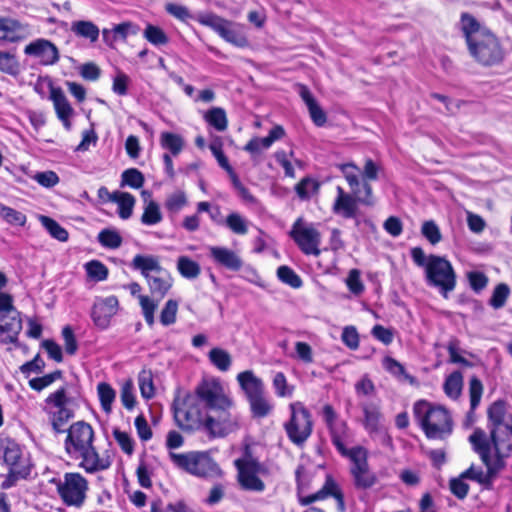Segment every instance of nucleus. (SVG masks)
<instances>
[{"instance_id":"obj_1","label":"nucleus","mask_w":512,"mask_h":512,"mask_svg":"<svg viewBox=\"0 0 512 512\" xmlns=\"http://www.w3.org/2000/svg\"><path fill=\"white\" fill-rule=\"evenodd\" d=\"M234 401L216 379H202L193 393L176 397L172 412L176 425L185 432L205 430L211 439L223 438L240 428V417L230 410Z\"/></svg>"},{"instance_id":"obj_2","label":"nucleus","mask_w":512,"mask_h":512,"mask_svg":"<svg viewBox=\"0 0 512 512\" xmlns=\"http://www.w3.org/2000/svg\"><path fill=\"white\" fill-rule=\"evenodd\" d=\"M460 23L467 50L477 64L482 67H495L504 62L506 49L494 32L482 26L468 12L461 14Z\"/></svg>"},{"instance_id":"obj_3","label":"nucleus","mask_w":512,"mask_h":512,"mask_svg":"<svg viewBox=\"0 0 512 512\" xmlns=\"http://www.w3.org/2000/svg\"><path fill=\"white\" fill-rule=\"evenodd\" d=\"M469 442L473 450L479 455L482 463L486 466V472L481 468L471 465L461 473V477L473 480L486 489H491L494 477L506 466L505 459L510 456L509 449L506 451L493 449L487 438L486 432L476 428L469 436Z\"/></svg>"},{"instance_id":"obj_4","label":"nucleus","mask_w":512,"mask_h":512,"mask_svg":"<svg viewBox=\"0 0 512 512\" xmlns=\"http://www.w3.org/2000/svg\"><path fill=\"white\" fill-rule=\"evenodd\" d=\"M413 416L428 439L444 440L452 434L453 419L443 406L421 399L413 405Z\"/></svg>"},{"instance_id":"obj_5","label":"nucleus","mask_w":512,"mask_h":512,"mask_svg":"<svg viewBox=\"0 0 512 512\" xmlns=\"http://www.w3.org/2000/svg\"><path fill=\"white\" fill-rule=\"evenodd\" d=\"M295 481L298 503L301 506H309L316 501L333 497L336 500L338 510L340 512H345L344 494L331 475H326L323 486L318 491L310 495H303V492L308 490L312 484V472L307 469L305 465L299 464L297 466L295 470Z\"/></svg>"},{"instance_id":"obj_6","label":"nucleus","mask_w":512,"mask_h":512,"mask_svg":"<svg viewBox=\"0 0 512 512\" xmlns=\"http://www.w3.org/2000/svg\"><path fill=\"white\" fill-rule=\"evenodd\" d=\"M237 381L249 403L252 418L263 419L269 416L274 409V405L266 396L263 381L255 376L251 370L240 372L237 375Z\"/></svg>"},{"instance_id":"obj_7","label":"nucleus","mask_w":512,"mask_h":512,"mask_svg":"<svg viewBox=\"0 0 512 512\" xmlns=\"http://www.w3.org/2000/svg\"><path fill=\"white\" fill-rule=\"evenodd\" d=\"M290 416L283 424L288 440L299 448H303L313 433L312 414L301 401L289 404Z\"/></svg>"},{"instance_id":"obj_8","label":"nucleus","mask_w":512,"mask_h":512,"mask_svg":"<svg viewBox=\"0 0 512 512\" xmlns=\"http://www.w3.org/2000/svg\"><path fill=\"white\" fill-rule=\"evenodd\" d=\"M45 403L55 408L54 411L48 412V418L53 432L55 434L64 433L68 429L66 425L74 418V407L77 406L76 398L70 396L67 385H63L50 393L46 397Z\"/></svg>"},{"instance_id":"obj_9","label":"nucleus","mask_w":512,"mask_h":512,"mask_svg":"<svg viewBox=\"0 0 512 512\" xmlns=\"http://www.w3.org/2000/svg\"><path fill=\"white\" fill-rule=\"evenodd\" d=\"M426 282L429 286L437 288L444 299L455 290L457 275L451 262L445 257L430 254L425 272Z\"/></svg>"},{"instance_id":"obj_10","label":"nucleus","mask_w":512,"mask_h":512,"mask_svg":"<svg viewBox=\"0 0 512 512\" xmlns=\"http://www.w3.org/2000/svg\"><path fill=\"white\" fill-rule=\"evenodd\" d=\"M0 459L7 466L11 478L25 479L30 474L31 465L23 446L6 433L0 434Z\"/></svg>"},{"instance_id":"obj_11","label":"nucleus","mask_w":512,"mask_h":512,"mask_svg":"<svg viewBox=\"0 0 512 512\" xmlns=\"http://www.w3.org/2000/svg\"><path fill=\"white\" fill-rule=\"evenodd\" d=\"M336 197L332 204V212L344 219H353L359 211V204L364 206H373L375 197L373 188L367 184L364 185V192L361 189H351V193L346 192L343 187H336Z\"/></svg>"},{"instance_id":"obj_12","label":"nucleus","mask_w":512,"mask_h":512,"mask_svg":"<svg viewBox=\"0 0 512 512\" xmlns=\"http://www.w3.org/2000/svg\"><path fill=\"white\" fill-rule=\"evenodd\" d=\"M169 459L177 468L197 477H207L218 469L208 451L169 452Z\"/></svg>"},{"instance_id":"obj_13","label":"nucleus","mask_w":512,"mask_h":512,"mask_svg":"<svg viewBox=\"0 0 512 512\" xmlns=\"http://www.w3.org/2000/svg\"><path fill=\"white\" fill-rule=\"evenodd\" d=\"M237 469V481L240 487L246 491L263 492L265 483L259 478V474L267 472V469L252 453L246 448L244 456L234 461Z\"/></svg>"},{"instance_id":"obj_14","label":"nucleus","mask_w":512,"mask_h":512,"mask_svg":"<svg viewBox=\"0 0 512 512\" xmlns=\"http://www.w3.org/2000/svg\"><path fill=\"white\" fill-rule=\"evenodd\" d=\"M56 484L57 493L63 502L68 507L80 508L87 497L89 483L87 479L79 472H67L63 476V480Z\"/></svg>"},{"instance_id":"obj_15","label":"nucleus","mask_w":512,"mask_h":512,"mask_svg":"<svg viewBox=\"0 0 512 512\" xmlns=\"http://www.w3.org/2000/svg\"><path fill=\"white\" fill-rule=\"evenodd\" d=\"M194 19L199 24L211 28L226 42L236 47L245 48L249 45L247 36L240 28L213 12H201Z\"/></svg>"},{"instance_id":"obj_16","label":"nucleus","mask_w":512,"mask_h":512,"mask_svg":"<svg viewBox=\"0 0 512 512\" xmlns=\"http://www.w3.org/2000/svg\"><path fill=\"white\" fill-rule=\"evenodd\" d=\"M289 237L304 255L319 257L321 254V233L313 224H305L303 218H297L289 231Z\"/></svg>"},{"instance_id":"obj_17","label":"nucleus","mask_w":512,"mask_h":512,"mask_svg":"<svg viewBox=\"0 0 512 512\" xmlns=\"http://www.w3.org/2000/svg\"><path fill=\"white\" fill-rule=\"evenodd\" d=\"M65 432L67 435L64 441V449L71 458H75L94 444L95 431L89 423L83 420L74 422Z\"/></svg>"},{"instance_id":"obj_18","label":"nucleus","mask_w":512,"mask_h":512,"mask_svg":"<svg viewBox=\"0 0 512 512\" xmlns=\"http://www.w3.org/2000/svg\"><path fill=\"white\" fill-rule=\"evenodd\" d=\"M506 402L503 400H497L493 402L487 410V418H488V429L489 436L487 435L488 440L491 443V447L493 449H498L502 451H506L509 449V453L512 452V443L509 439H503L499 435V428L509 422V420L505 423L506 416ZM512 415V413H511ZM510 414L508 415V417Z\"/></svg>"},{"instance_id":"obj_19","label":"nucleus","mask_w":512,"mask_h":512,"mask_svg":"<svg viewBox=\"0 0 512 512\" xmlns=\"http://www.w3.org/2000/svg\"><path fill=\"white\" fill-rule=\"evenodd\" d=\"M74 459L80 460L79 467L88 474L105 471L109 469L113 462V452L105 450L99 453L94 444L78 454Z\"/></svg>"},{"instance_id":"obj_20","label":"nucleus","mask_w":512,"mask_h":512,"mask_svg":"<svg viewBox=\"0 0 512 512\" xmlns=\"http://www.w3.org/2000/svg\"><path fill=\"white\" fill-rule=\"evenodd\" d=\"M321 416L328 429L330 440L334 447L349 438L350 429L347 422L340 419L339 414L331 404L327 403L323 405Z\"/></svg>"},{"instance_id":"obj_21","label":"nucleus","mask_w":512,"mask_h":512,"mask_svg":"<svg viewBox=\"0 0 512 512\" xmlns=\"http://www.w3.org/2000/svg\"><path fill=\"white\" fill-rule=\"evenodd\" d=\"M119 310V301L115 295L98 298L91 309V318L94 325L105 330L110 326L111 319Z\"/></svg>"},{"instance_id":"obj_22","label":"nucleus","mask_w":512,"mask_h":512,"mask_svg":"<svg viewBox=\"0 0 512 512\" xmlns=\"http://www.w3.org/2000/svg\"><path fill=\"white\" fill-rule=\"evenodd\" d=\"M24 53L36 57L44 66L54 65L59 61V51L57 46L47 39H36L30 42L24 48Z\"/></svg>"},{"instance_id":"obj_23","label":"nucleus","mask_w":512,"mask_h":512,"mask_svg":"<svg viewBox=\"0 0 512 512\" xmlns=\"http://www.w3.org/2000/svg\"><path fill=\"white\" fill-rule=\"evenodd\" d=\"M22 330L20 312L14 310L0 316V342L19 346L18 337Z\"/></svg>"},{"instance_id":"obj_24","label":"nucleus","mask_w":512,"mask_h":512,"mask_svg":"<svg viewBox=\"0 0 512 512\" xmlns=\"http://www.w3.org/2000/svg\"><path fill=\"white\" fill-rule=\"evenodd\" d=\"M210 256L216 264L230 271L238 272L243 267V261L237 253L226 247H211Z\"/></svg>"},{"instance_id":"obj_25","label":"nucleus","mask_w":512,"mask_h":512,"mask_svg":"<svg viewBox=\"0 0 512 512\" xmlns=\"http://www.w3.org/2000/svg\"><path fill=\"white\" fill-rule=\"evenodd\" d=\"M285 136V130L281 125H275L264 138L253 137L243 150L248 152L251 156L257 155L262 149H268L275 141L280 140Z\"/></svg>"},{"instance_id":"obj_26","label":"nucleus","mask_w":512,"mask_h":512,"mask_svg":"<svg viewBox=\"0 0 512 512\" xmlns=\"http://www.w3.org/2000/svg\"><path fill=\"white\" fill-rule=\"evenodd\" d=\"M298 87L299 95L308 108L311 120L318 127L324 126L327 122L325 111L318 104L310 89L305 84H299Z\"/></svg>"},{"instance_id":"obj_27","label":"nucleus","mask_w":512,"mask_h":512,"mask_svg":"<svg viewBox=\"0 0 512 512\" xmlns=\"http://www.w3.org/2000/svg\"><path fill=\"white\" fill-rule=\"evenodd\" d=\"M50 99L53 101L57 117L61 120L66 129H70V117L73 114V108L68 102L60 87H51Z\"/></svg>"},{"instance_id":"obj_28","label":"nucleus","mask_w":512,"mask_h":512,"mask_svg":"<svg viewBox=\"0 0 512 512\" xmlns=\"http://www.w3.org/2000/svg\"><path fill=\"white\" fill-rule=\"evenodd\" d=\"M335 449L342 457L350 460L351 466L349 472H351V470H356L369 464L368 450L361 445L347 448L345 442H341L340 444L335 446Z\"/></svg>"},{"instance_id":"obj_29","label":"nucleus","mask_w":512,"mask_h":512,"mask_svg":"<svg viewBox=\"0 0 512 512\" xmlns=\"http://www.w3.org/2000/svg\"><path fill=\"white\" fill-rule=\"evenodd\" d=\"M363 411V427L370 433H378L380 431V421L382 414L379 405L375 403H366L362 405Z\"/></svg>"},{"instance_id":"obj_30","label":"nucleus","mask_w":512,"mask_h":512,"mask_svg":"<svg viewBox=\"0 0 512 512\" xmlns=\"http://www.w3.org/2000/svg\"><path fill=\"white\" fill-rule=\"evenodd\" d=\"M132 266L134 269L140 270L145 278L151 276L150 272L165 274V270L161 267L158 258L154 256L137 254L132 260Z\"/></svg>"},{"instance_id":"obj_31","label":"nucleus","mask_w":512,"mask_h":512,"mask_svg":"<svg viewBox=\"0 0 512 512\" xmlns=\"http://www.w3.org/2000/svg\"><path fill=\"white\" fill-rule=\"evenodd\" d=\"M350 474L353 478L354 487L358 490H368L378 480L376 474L369 469V464L356 470H351Z\"/></svg>"},{"instance_id":"obj_32","label":"nucleus","mask_w":512,"mask_h":512,"mask_svg":"<svg viewBox=\"0 0 512 512\" xmlns=\"http://www.w3.org/2000/svg\"><path fill=\"white\" fill-rule=\"evenodd\" d=\"M146 280L151 294L158 296L159 299H162L172 286L171 278L166 271L165 274L151 275Z\"/></svg>"},{"instance_id":"obj_33","label":"nucleus","mask_w":512,"mask_h":512,"mask_svg":"<svg viewBox=\"0 0 512 512\" xmlns=\"http://www.w3.org/2000/svg\"><path fill=\"white\" fill-rule=\"evenodd\" d=\"M160 146L168 150L172 156H178L184 148V140L181 135L164 131L160 134Z\"/></svg>"},{"instance_id":"obj_34","label":"nucleus","mask_w":512,"mask_h":512,"mask_svg":"<svg viewBox=\"0 0 512 512\" xmlns=\"http://www.w3.org/2000/svg\"><path fill=\"white\" fill-rule=\"evenodd\" d=\"M84 269L88 280L93 282H102L108 279L109 269L100 260L93 259L84 264Z\"/></svg>"},{"instance_id":"obj_35","label":"nucleus","mask_w":512,"mask_h":512,"mask_svg":"<svg viewBox=\"0 0 512 512\" xmlns=\"http://www.w3.org/2000/svg\"><path fill=\"white\" fill-rule=\"evenodd\" d=\"M71 31L78 37L95 42L99 37V28L91 21L79 20L71 25Z\"/></svg>"},{"instance_id":"obj_36","label":"nucleus","mask_w":512,"mask_h":512,"mask_svg":"<svg viewBox=\"0 0 512 512\" xmlns=\"http://www.w3.org/2000/svg\"><path fill=\"white\" fill-rule=\"evenodd\" d=\"M463 386V376L462 373L458 370L453 371L451 374H449L445 382L443 384V389L445 394L453 399L456 400L459 398Z\"/></svg>"},{"instance_id":"obj_37","label":"nucleus","mask_w":512,"mask_h":512,"mask_svg":"<svg viewBox=\"0 0 512 512\" xmlns=\"http://www.w3.org/2000/svg\"><path fill=\"white\" fill-rule=\"evenodd\" d=\"M483 384L477 376H472L469 380V397H470V410L467 417L472 419L478 405L480 404L483 394Z\"/></svg>"},{"instance_id":"obj_38","label":"nucleus","mask_w":512,"mask_h":512,"mask_svg":"<svg viewBox=\"0 0 512 512\" xmlns=\"http://www.w3.org/2000/svg\"><path fill=\"white\" fill-rule=\"evenodd\" d=\"M113 202L118 205V216L121 219L127 220L132 216L136 202L135 197L132 194L119 191Z\"/></svg>"},{"instance_id":"obj_39","label":"nucleus","mask_w":512,"mask_h":512,"mask_svg":"<svg viewBox=\"0 0 512 512\" xmlns=\"http://www.w3.org/2000/svg\"><path fill=\"white\" fill-rule=\"evenodd\" d=\"M204 120L217 131H224L228 127L226 112L221 107H212L205 115Z\"/></svg>"},{"instance_id":"obj_40","label":"nucleus","mask_w":512,"mask_h":512,"mask_svg":"<svg viewBox=\"0 0 512 512\" xmlns=\"http://www.w3.org/2000/svg\"><path fill=\"white\" fill-rule=\"evenodd\" d=\"M208 358L210 363L222 372L228 371L232 364L231 355L219 347L212 348L208 353Z\"/></svg>"},{"instance_id":"obj_41","label":"nucleus","mask_w":512,"mask_h":512,"mask_svg":"<svg viewBox=\"0 0 512 512\" xmlns=\"http://www.w3.org/2000/svg\"><path fill=\"white\" fill-rule=\"evenodd\" d=\"M39 220L49 234L60 242H66L69 238L68 231L62 227L56 220L49 216L41 215Z\"/></svg>"},{"instance_id":"obj_42","label":"nucleus","mask_w":512,"mask_h":512,"mask_svg":"<svg viewBox=\"0 0 512 512\" xmlns=\"http://www.w3.org/2000/svg\"><path fill=\"white\" fill-rule=\"evenodd\" d=\"M177 269L181 276L187 279H195L201 273L199 263L192 260L188 256H180L178 258Z\"/></svg>"},{"instance_id":"obj_43","label":"nucleus","mask_w":512,"mask_h":512,"mask_svg":"<svg viewBox=\"0 0 512 512\" xmlns=\"http://www.w3.org/2000/svg\"><path fill=\"white\" fill-rule=\"evenodd\" d=\"M337 168L343 174L350 189H361V181L359 180L360 169L355 163H341L337 165Z\"/></svg>"},{"instance_id":"obj_44","label":"nucleus","mask_w":512,"mask_h":512,"mask_svg":"<svg viewBox=\"0 0 512 512\" xmlns=\"http://www.w3.org/2000/svg\"><path fill=\"white\" fill-rule=\"evenodd\" d=\"M63 378V371L60 369H56L48 374H45L40 377H35L29 380V387L37 392H41L45 388L49 387L55 381Z\"/></svg>"},{"instance_id":"obj_45","label":"nucleus","mask_w":512,"mask_h":512,"mask_svg":"<svg viewBox=\"0 0 512 512\" xmlns=\"http://www.w3.org/2000/svg\"><path fill=\"white\" fill-rule=\"evenodd\" d=\"M97 240L101 246L108 249H117L122 245L123 239L115 229H102L97 236Z\"/></svg>"},{"instance_id":"obj_46","label":"nucleus","mask_w":512,"mask_h":512,"mask_svg":"<svg viewBox=\"0 0 512 512\" xmlns=\"http://www.w3.org/2000/svg\"><path fill=\"white\" fill-rule=\"evenodd\" d=\"M97 393L100 401L101 408L106 413H109L112 404L116 397V392L113 387L107 382H100L97 385Z\"/></svg>"},{"instance_id":"obj_47","label":"nucleus","mask_w":512,"mask_h":512,"mask_svg":"<svg viewBox=\"0 0 512 512\" xmlns=\"http://www.w3.org/2000/svg\"><path fill=\"white\" fill-rule=\"evenodd\" d=\"M17 28L18 23L16 21L0 17V40L11 43L18 42L21 36Z\"/></svg>"},{"instance_id":"obj_48","label":"nucleus","mask_w":512,"mask_h":512,"mask_svg":"<svg viewBox=\"0 0 512 512\" xmlns=\"http://www.w3.org/2000/svg\"><path fill=\"white\" fill-rule=\"evenodd\" d=\"M143 36L149 43L155 46L166 45L169 43V37L165 31L161 27L153 24L146 25Z\"/></svg>"},{"instance_id":"obj_49","label":"nucleus","mask_w":512,"mask_h":512,"mask_svg":"<svg viewBox=\"0 0 512 512\" xmlns=\"http://www.w3.org/2000/svg\"><path fill=\"white\" fill-rule=\"evenodd\" d=\"M277 277L282 283L294 289L300 288L303 284L301 277L287 265H281L277 268Z\"/></svg>"},{"instance_id":"obj_50","label":"nucleus","mask_w":512,"mask_h":512,"mask_svg":"<svg viewBox=\"0 0 512 512\" xmlns=\"http://www.w3.org/2000/svg\"><path fill=\"white\" fill-rule=\"evenodd\" d=\"M0 217L10 225L24 226L27 221V217L24 213L4 205L0 202Z\"/></svg>"},{"instance_id":"obj_51","label":"nucleus","mask_w":512,"mask_h":512,"mask_svg":"<svg viewBox=\"0 0 512 512\" xmlns=\"http://www.w3.org/2000/svg\"><path fill=\"white\" fill-rule=\"evenodd\" d=\"M382 366L389 374L400 377L403 376L405 379H408L411 383L414 382V377L409 375L406 372V369L402 363L391 356H385L382 359Z\"/></svg>"},{"instance_id":"obj_52","label":"nucleus","mask_w":512,"mask_h":512,"mask_svg":"<svg viewBox=\"0 0 512 512\" xmlns=\"http://www.w3.org/2000/svg\"><path fill=\"white\" fill-rule=\"evenodd\" d=\"M163 216L160 211L159 204L154 200H150L144 207L143 214L141 216V222L144 225H155L162 221Z\"/></svg>"},{"instance_id":"obj_53","label":"nucleus","mask_w":512,"mask_h":512,"mask_svg":"<svg viewBox=\"0 0 512 512\" xmlns=\"http://www.w3.org/2000/svg\"><path fill=\"white\" fill-rule=\"evenodd\" d=\"M112 435L123 453L128 456H131L134 453L135 441L128 432L122 431L119 428H114L112 430Z\"/></svg>"},{"instance_id":"obj_54","label":"nucleus","mask_w":512,"mask_h":512,"mask_svg":"<svg viewBox=\"0 0 512 512\" xmlns=\"http://www.w3.org/2000/svg\"><path fill=\"white\" fill-rule=\"evenodd\" d=\"M145 178L143 173L137 168H129L123 171L121 175V185L129 186L133 189H139L144 185Z\"/></svg>"},{"instance_id":"obj_55","label":"nucleus","mask_w":512,"mask_h":512,"mask_svg":"<svg viewBox=\"0 0 512 512\" xmlns=\"http://www.w3.org/2000/svg\"><path fill=\"white\" fill-rule=\"evenodd\" d=\"M509 295V286L506 283H499L495 286L492 292L491 298L489 299V305L494 309H500L506 304Z\"/></svg>"},{"instance_id":"obj_56","label":"nucleus","mask_w":512,"mask_h":512,"mask_svg":"<svg viewBox=\"0 0 512 512\" xmlns=\"http://www.w3.org/2000/svg\"><path fill=\"white\" fill-rule=\"evenodd\" d=\"M0 71L11 76H17L20 73V64L17 58L9 52L0 51Z\"/></svg>"},{"instance_id":"obj_57","label":"nucleus","mask_w":512,"mask_h":512,"mask_svg":"<svg viewBox=\"0 0 512 512\" xmlns=\"http://www.w3.org/2000/svg\"><path fill=\"white\" fill-rule=\"evenodd\" d=\"M381 167L373 161L371 158L365 160V164L362 171L361 190L364 192V185L367 184L370 188H373L371 181H376L379 177Z\"/></svg>"},{"instance_id":"obj_58","label":"nucleus","mask_w":512,"mask_h":512,"mask_svg":"<svg viewBox=\"0 0 512 512\" xmlns=\"http://www.w3.org/2000/svg\"><path fill=\"white\" fill-rule=\"evenodd\" d=\"M178 307L179 304L177 300L169 299L166 301L160 313V322L162 325L170 326L176 322Z\"/></svg>"},{"instance_id":"obj_59","label":"nucleus","mask_w":512,"mask_h":512,"mask_svg":"<svg viewBox=\"0 0 512 512\" xmlns=\"http://www.w3.org/2000/svg\"><path fill=\"white\" fill-rule=\"evenodd\" d=\"M225 225L234 234L245 235L248 233V225L246 220L237 212H232L226 217Z\"/></svg>"},{"instance_id":"obj_60","label":"nucleus","mask_w":512,"mask_h":512,"mask_svg":"<svg viewBox=\"0 0 512 512\" xmlns=\"http://www.w3.org/2000/svg\"><path fill=\"white\" fill-rule=\"evenodd\" d=\"M139 304L146 323L149 326H152L155 322L154 313L157 309L158 303L146 295H139Z\"/></svg>"},{"instance_id":"obj_61","label":"nucleus","mask_w":512,"mask_h":512,"mask_svg":"<svg viewBox=\"0 0 512 512\" xmlns=\"http://www.w3.org/2000/svg\"><path fill=\"white\" fill-rule=\"evenodd\" d=\"M421 234L432 245H436L442 240L441 231L438 225L433 220L425 221L422 224Z\"/></svg>"},{"instance_id":"obj_62","label":"nucleus","mask_w":512,"mask_h":512,"mask_svg":"<svg viewBox=\"0 0 512 512\" xmlns=\"http://www.w3.org/2000/svg\"><path fill=\"white\" fill-rule=\"evenodd\" d=\"M466 277L470 288L475 293H480L481 291H483L487 287L489 282V279L486 276V274L481 271L467 272Z\"/></svg>"},{"instance_id":"obj_63","label":"nucleus","mask_w":512,"mask_h":512,"mask_svg":"<svg viewBox=\"0 0 512 512\" xmlns=\"http://www.w3.org/2000/svg\"><path fill=\"white\" fill-rule=\"evenodd\" d=\"M464 480L465 478H462L460 474L458 477L451 478L449 481L450 492L459 500L465 499L470 490L469 484Z\"/></svg>"},{"instance_id":"obj_64","label":"nucleus","mask_w":512,"mask_h":512,"mask_svg":"<svg viewBox=\"0 0 512 512\" xmlns=\"http://www.w3.org/2000/svg\"><path fill=\"white\" fill-rule=\"evenodd\" d=\"M273 387L275 389V394L278 397H287L293 394V387H289L287 383V378L283 372H277L272 381Z\"/></svg>"}]
</instances>
